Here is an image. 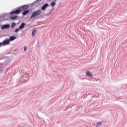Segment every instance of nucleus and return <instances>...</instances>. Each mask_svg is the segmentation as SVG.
Masks as SVG:
<instances>
[{"label": "nucleus", "instance_id": "4be33fe9", "mask_svg": "<svg viewBox=\"0 0 127 127\" xmlns=\"http://www.w3.org/2000/svg\"><path fill=\"white\" fill-rule=\"evenodd\" d=\"M77 93L76 92V91H74L72 93V96H75V95H76Z\"/></svg>", "mask_w": 127, "mask_h": 127}, {"label": "nucleus", "instance_id": "f257e3e1", "mask_svg": "<svg viewBox=\"0 0 127 127\" xmlns=\"http://www.w3.org/2000/svg\"><path fill=\"white\" fill-rule=\"evenodd\" d=\"M21 11H22V10L21 9V7L20 6L17 9H14L13 11H11L9 12V14H10L11 15H12L13 14H19V13L21 12Z\"/></svg>", "mask_w": 127, "mask_h": 127}, {"label": "nucleus", "instance_id": "0eeeda50", "mask_svg": "<svg viewBox=\"0 0 127 127\" xmlns=\"http://www.w3.org/2000/svg\"><path fill=\"white\" fill-rule=\"evenodd\" d=\"M48 3H45L41 7V10H45V9H46V8H47V7H48V6H49Z\"/></svg>", "mask_w": 127, "mask_h": 127}, {"label": "nucleus", "instance_id": "5701e85b", "mask_svg": "<svg viewBox=\"0 0 127 127\" xmlns=\"http://www.w3.org/2000/svg\"><path fill=\"white\" fill-rule=\"evenodd\" d=\"M5 58V57H3L2 58H1V59H0V60H2V59Z\"/></svg>", "mask_w": 127, "mask_h": 127}, {"label": "nucleus", "instance_id": "6e6552de", "mask_svg": "<svg viewBox=\"0 0 127 127\" xmlns=\"http://www.w3.org/2000/svg\"><path fill=\"white\" fill-rule=\"evenodd\" d=\"M9 13H2L1 15H0V18H3L4 17H5L6 16H8L9 15Z\"/></svg>", "mask_w": 127, "mask_h": 127}, {"label": "nucleus", "instance_id": "a878e982", "mask_svg": "<svg viewBox=\"0 0 127 127\" xmlns=\"http://www.w3.org/2000/svg\"><path fill=\"white\" fill-rule=\"evenodd\" d=\"M0 71H2V67H0Z\"/></svg>", "mask_w": 127, "mask_h": 127}, {"label": "nucleus", "instance_id": "7c9ffc66", "mask_svg": "<svg viewBox=\"0 0 127 127\" xmlns=\"http://www.w3.org/2000/svg\"><path fill=\"white\" fill-rule=\"evenodd\" d=\"M41 0H40V1H41Z\"/></svg>", "mask_w": 127, "mask_h": 127}, {"label": "nucleus", "instance_id": "412c9836", "mask_svg": "<svg viewBox=\"0 0 127 127\" xmlns=\"http://www.w3.org/2000/svg\"><path fill=\"white\" fill-rule=\"evenodd\" d=\"M24 50L25 52H26V50H27V47L25 46L24 47Z\"/></svg>", "mask_w": 127, "mask_h": 127}, {"label": "nucleus", "instance_id": "b1692460", "mask_svg": "<svg viewBox=\"0 0 127 127\" xmlns=\"http://www.w3.org/2000/svg\"><path fill=\"white\" fill-rule=\"evenodd\" d=\"M53 8H52L51 10V11H50V13H50L51 12H52V11H53Z\"/></svg>", "mask_w": 127, "mask_h": 127}, {"label": "nucleus", "instance_id": "6ab92c4d", "mask_svg": "<svg viewBox=\"0 0 127 127\" xmlns=\"http://www.w3.org/2000/svg\"><path fill=\"white\" fill-rule=\"evenodd\" d=\"M98 127H101L102 126V123L101 122H99L97 123Z\"/></svg>", "mask_w": 127, "mask_h": 127}, {"label": "nucleus", "instance_id": "f8f14e48", "mask_svg": "<svg viewBox=\"0 0 127 127\" xmlns=\"http://www.w3.org/2000/svg\"><path fill=\"white\" fill-rule=\"evenodd\" d=\"M16 38H17V37L14 36H11L9 37V41L10 42L11 41H13L15 40V39H16Z\"/></svg>", "mask_w": 127, "mask_h": 127}, {"label": "nucleus", "instance_id": "f3484780", "mask_svg": "<svg viewBox=\"0 0 127 127\" xmlns=\"http://www.w3.org/2000/svg\"><path fill=\"white\" fill-rule=\"evenodd\" d=\"M37 31V30H36V29L32 31V36H35V34H36Z\"/></svg>", "mask_w": 127, "mask_h": 127}, {"label": "nucleus", "instance_id": "423d86ee", "mask_svg": "<svg viewBox=\"0 0 127 127\" xmlns=\"http://www.w3.org/2000/svg\"><path fill=\"white\" fill-rule=\"evenodd\" d=\"M29 5H23L22 6H20L21 7V9H22V11H23V10H28V8H29Z\"/></svg>", "mask_w": 127, "mask_h": 127}, {"label": "nucleus", "instance_id": "9b49d317", "mask_svg": "<svg viewBox=\"0 0 127 127\" xmlns=\"http://www.w3.org/2000/svg\"><path fill=\"white\" fill-rule=\"evenodd\" d=\"M86 75L87 76V77H90V78H93V74H92V73H91L90 71H87L86 72Z\"/></svg>", "mask_w": 127, "mask_h": 127}, {"label": "nucleus", "instance_id": "4468645a", "mask_svg": "<svg viewBox=\"0 0 127 127\" xmlns=\"http://www.w3.org/2000/svg\"><path fill=\"white\" fill-rule=\"evenodd\" d=\"M18 18V16L17 15L9 17L10 19H11L12 20H15V19H17V18Z\"/></svg>", "mask_w": 127, "mask_h": 127}, {"label": "nucleus", "instance_id": "c85d7f7f", "mask_svg": "<svg viewBox=\"0 0 127 127\" xmlns=\"http://www.w3.org/2000/svg\"><path fill=\"white\" fill-rule=\"evenodd\" d=\"M119 99H122V98H121V97H119Z\"/></svg>", "mask_w": 127, "mask_h": 127}, {"label": "nucleus", "instance_id": "f03ea898", "mask_svg": "<svg viewBox=\"0 0 127 127\" xmlns=\"http://www.w3.org/2000/svg\"><path fill=\"white\" fill-rule=\"evenodd\" d=\"M40 14H41V10L39 9L32 13V15L30 17V18H34L35 17L38 16V15H40Z\"/></svg>", "mask_w": 127, "mask_h": 127}, {"label": "nucleus", "instance_id": "dca6fc26", "mask_svg": "<svg viewBox=\"0 0 127 127\" xmlns=\"http://www.w3.org/2000/svg\"><path fill=\"white\" fill-rule=\"evenodd\" d=\"M16 25V23L13 22L12 23L11 26H10V27H11V28H14Z\"/></svg>", "mask_w": 127, "mask_h": 127}, {"label": "nucleus", "instance_id": "9d476101", "mask_svg": "<svg viewBox=\"0 0 127 127\" xmlns=\"http://www.w3.org/2000/svg\"><path fill=\"white\" fill-rule=\"evenodd\" d=\"M30 10V9L28 10H24V11L22 12V15H23V16H25V15H26V14H27V13H28Z\"/></svg>", "mask_w": 127, "mask_h": 127}, {"label": "nucleus", "instance_id": "2eb2a0df", "mask_svg": "<svg viewBox=\"0 0 127 127\" xmlns=\"http://www.w3.org/2000/svg\"><path fill=\"white\" fill-rule=\"evenodd\" d=\"M58 0H55L54 1L51 2L50 5H52V7H54L55 5H56V1H57Z\"/></svg>", "mask_w": 127, "mask_h": 127}, {"label": "nucleus", "instance_id": "7ed1b4c3", "mask_svg": "<svg viewBox=\"0 0 127 127\" xmlns=\"http://www.w3.org/2000/svg\"><path fill=\"white\" fill-rule=\"evenodd\" d=\"M9 28H10V24H5L0 25L1 30H4V29H9Z\"/></svg>", "mask_w": 127, "mask_h": 127}, {"label": "nucleus", "instance_id": "393cba45", "mask_svg": "<svg viewBox=\"0 0 127 127\" xmlns=\"http://www.w3.org/2000/svg\"><path fill=\"white\" fill-rule=\"evenodd\" d=\"M2 45V42H0V47Z\"/></svg>", "mask_w": 127, "mask_h": 127}, {"label": "nucleus", "instance_id": "cd10ccee", "mask_svg": "<svg viewBox=\"0 0 127 127\" xmlns=\"http://www.w3.org/2000/svg\"><path fill=\"white\" fill-rule=\"evenodd\" d=\"M51 0H49L48 1H50Z\"/></svg>", "mask_w": 127, "mask_h": 127}, {"label": "nucleus", "instance_id": "ddd939ff", "mask_svg": "<svg viewBox=\"0 0 127 127\" xmlns=\"http://www.w3.org/2000/svg\"><path fill=\"white\" fill-rule=\"evenodd\" d=\"M25 27V23L24 22H23L20 24L19 28V29L21 30L23 29H24Z\"/></svg>", "mask_w": 127, "mask_h": 127}, {"label": "nucleus", "instance_id": "39448f33", "mask_svg": "<svg viewBox=\"0 0 127 127\" xmlns=\"http://www.w3.org/2000/svg\"><path fill=\"white\" fill-rule=\"evenodd\" d=\"M40 1V0H36L35 1H34L33 2H32V3L29 4V6H30V7H32V6H34V5H35V4H37V3H38V4H39Z\"/></svg>", "mask_w": 127, "mask_h": 127}, {"label": "nucleus", "instance_id": "1a4fd4ad", "mask_svg": "<svg viewBox=\"0 0 127 127\" xmlns=\"http://www.w3.org/2000/svg\"><path fill=\"white\" fill-rule=\"evenodd\" d=\"M23 79L25 83H26V82H28V80H29V77H28V75H25L23 76Z\"/></svg>", "mask_w": 127, "mask_h": 127}, {"label": "nucleus", "instance_id": "a211bd4d", "mask_svg": "<svg viewBox=\"0 0 127 127\" xmlns=\"http://www.w3.org/2000/svg\"><path fill=\"white\" fill-rule=\"evenodd\" d=\"M19 30H20V29H19V28L16 29L14 30V33H17V32H18L19 31Z\"/></svg>", "mask_w": 127, "mask_h": 127}, {"label": "nucleus", "instance_id": "20e7f679", "mask_svg": "<svg viewBox=\"0 0 127 127\" xmlns=\"http://www.w3.org/2000/svg\"><path fill=\"white\" fill-rule=\"evenodd\" d=\"M10 43L9 39L6 38L2 42V46H5V45H8Z\"/></svg>", "mask_w": 127, "mask_h": 127}, {"label": "nucleus", "instance_id": "c756f323", "mask_svg": "<svg viewBox=\"0 0 127 127\" xmlns=\"http://www.w3.org/2000/svg\"><path fill=\"white\" fill-rule=\"evenodd\" d=\"M121 102H124V101H123V100H121Z\"/></svg>", "mask_w": 127, "mask_h": 127}, {"label": "nucleus", "instance_id": "aec40b11", "mask_svg": "<svg viewBox=\"0 0 127 127\" xmlns=\"http://www.w3.org/2000/svg\"><path fill=\"white\" fill-rule=\"evenodd\" d=\"M36 46L38 48H39V46H40V45H39V41L38 40V42H37V44H36Z\"/></svg>", "mask_w": 127, "mask_h": 127}, {"label": "nucleus", "instance_id": "bb28decb", "mask_svg": "<svg viewBox=\"0 0 127 127\" xmlns=\"http://www.w3.org/2000/svg\"><path fill=\"white\" fill-rule=\"evenodd\" d=\"M64 111H67V109H65L64 110Z\"/></svg>", "mask_w": 127, "mask_h": 127}]
</instances>
